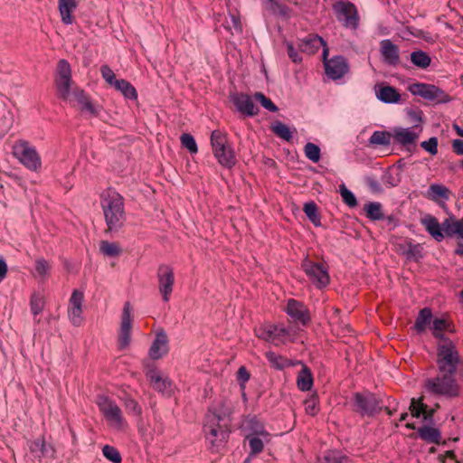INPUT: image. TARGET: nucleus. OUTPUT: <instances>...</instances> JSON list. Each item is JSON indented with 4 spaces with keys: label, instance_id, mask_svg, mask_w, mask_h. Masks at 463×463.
<instances>
[{
    "label": "nucleus",
    "instance_id": "1",
    "mask_svg": "<svg viewBox=\"0 0 463 463\" xmlns=\"http://www.w3.org/2000/svg\"><path fill=\"white\" fill-rule=\"evenodd\" d=\"M435 363L437 374L425 380L424 388L426 392L435 396L458 397L460 392V386L457 375L463 361L456 344L452 340L437 343Z\"/></svg>",
    "mask_w": 463,
    "mask_h": 463
},
{
    "label": "nucleus",
    "instance_id": "2",
    "mask_svg": "<svg viewBox=\"0 0 463 463\" xmlns=\"http://www.w3.org/2000/svg\"><path fill=\"white\" fill-rule=\"evenodd\" d=\"M232 410L224 400L209 407L204 418L203 431L213 450H218L231 433Z\"/></svg>",
    "mask_w": 463,
    "mask_h": 463
},
{
    "label": "nucleus",
    "instance_id": "3",
    "mask_svg": "<svg viewBox=\"0 0 463 463\" xmlns=\"http://www.w3.org/2000/svg\"><path fill=\"white\" fill-rule=\"evenodd\" d=\"M101 207L107 224L106 232H117L125 222L123 196L114 189H108L101 197Z\"/></svg>",
    "mask_w": 463,
    "mask_h": 463
},
{
    "label": "nucleus",
    "instance_id": "4",
    "mask_svg": "<svg viewBox=\"0 0 463 463\" xmlns=\"http://www.w3.org/2000/svg\"><path fill=\"white\" fill-rule=\"evenodd\" d=\"M210 139L213 154L217 162L225 168H232L236 165V156L227 134L216 129L212 132Z\"/></svg>",
    "mask_w": 463,
    "mask_h": 463
},
{
    "label": "nucleus",
    "instance_id": "5",
    "mask_svg": "<svg viewBox=\"0 0 463 463\" xmlns=\"http://www.w3.org/2000/svg\"><path fill=\"white\" fill-rule=\"evenodd\" d=\"M13 156L28 170L38 172L42 168V159L34 146L28 141L20 139L12 146Z\"/></svg>",
    "mask_w": 463,
    "mask_h": 463
},
{
    "label": "nucleus",
    "instance_id": "6",
    "mask_svg": "<svg viewBox=\"0 0 463 463\" xmlns=\"http://www.w3.org/2000/svg\"><path fill=\"white\" fill-rule=\"evenodd\" d=\"M257 337L274 345H280L287 341H292L296 332L291 326H284L283 325L265 324L255 329Z\"/></svg>",
    "mask_w": 463,
    "mask_h": 463
},
{
    "label": "nucleus",
    "instance_id": "7",
    "mask_svg": "<svg viewBox=\"0 0 463 463\" xmlns=\"http://www.w3.org/2000/svg\"><path fill=\"white\" fill-rule=\"evenodd\" d=\"M97 404L111 428L118 430H124L127 425V421L123 416L121 409L115 402L104 395H99L97 397Z\"/></svg>",
    "mask_w": 463,
    "mask_h": 463
},
{
    "label": "nucleus",
    "instance_id": "8",
    "mask_svg": "<svg viewBox=\"0 0 463 463\" xmlns=\"http://www.w3.org/2000/svg\"><path fill=\"white\" fill-rule=\"evenodd\" d=\"M353 409L362 416H373L383 410V405L382 402L371 392H355L353 397Z\"/></svg>",
    "mask_w": 463,
    "mask_h": 463
},
{
    "label": "nucleus",
    "instance_id": "9",
    "mask_svg": "<svg viewBox=\"0 0 463 463\" xmlns=\"http://www.w3.org/2000/svg\"><path fill=\"white\" fill-rule=\"evenodd\" d=\"M408 90L415 96H420L435 103H447L450 97L440 88L428 83L416 82L408 86Z\"/></svg>",
    "mask_w": 463,
    "mask_h": 463
},
{
    "label": "nucleus",
    "instance_id": "10",
    "mask_svg": "<svg viewBox=\"0 0 463 463\" xmlns=\"http://www.w3.org/2000/svg\"><path fill=\"white\" fill-rule=\"evenodd\" d=\"M333 10L339 22L346 28L356 29L359 17L355 5L351 2L338 1L333 5Z\"/></svg>",
    "mask_w": 463,
    "mask_h": 463
},
{
    "label": "nucleus",
    "instance_id": "11",
    "mask_svg": "<svg viewBox=\"0 0 463 463\" xmlns=\"http://www.w3.org/2000/svg\"><path fill=\"white\" fill-rule=\"evenodd\" d=\"M302 268L317 288H322L329 284L330 278L325 264L306 260L302 264Z\"/></svg>",
    "mask_w": 463,
    "mask_h": 463
},
{
    "label": "nucleus",
    "instance_id": "12",
    "mask_svg": "<svg viewBox=\"0 0 463 463\" xmlns=\"http://www.w3.org/2000/svg\"><path fill=\"white\" fill-rule=\"evenodd\" d=\"M158 290L165 302H168L175 284L174 269L165 264H161L157 269Z\"/></svg>",
    "mask_w": 463,
    "mask_h": 463
},
{
    "label": "nucleus",
    "instance_id": "13",
    "mask_svg": "<svg viewBox=\"0 0 463 463\" xmlns=\"http://www.w3.org/2000/svg\"><path fill=\"white\" fill-rule=\"evenodd\" d=\"M328 49L324 48L323 57L325 60L326 73L330 79H341L348 71V64L343 56H335L329 61H326Z\"/></svg>",
    "mask_w": 463,
    "mask_h": 463
},
{
    "label": "nucleus",
    "instance_id": "14",
    "mask_svg": "<svg viewBox=\"0 0 463 463\" xmlns=\"http://www.w3.org/2000/svg\"><path fill=\"white\" fill-rule=\"evenodd\" d=\"M286 312L296 324L306 326L310 322L311 318L307 307L296 299L291 298L288 300Z\"/></svg>",
    "mask_w": 463,
    "mask_h": 463
},
{
    "label": "nucleus",
    "instance_id": "15",
    "mask_svg": "<svg viewBox=\"0 0 463 463\" xmlns=\"http://www.w3.org/2000/svg\"><path fill=\"white\" fill-rule=\"evenodd\" d=\"M131 327L132 318L130 315V305L128 302H127L124 306L122 312L120 331L118 336V346L120 349H125L130 344Z\"/></svg>",
    "mask_w": 463,
    "mask_h": 463
},
{
    "label": "nucleus",
    "instance_id": "16",
    "mask_svg": "<svg viewBox=\"0 0 463 463\" xmlns=\"http://www.w3.org/2000/svg\"><path fill=\"white\" fill-rule=\"evenodd\" d=\"M380 53L383 61L390 66L396 67L400 64V50L391 40L385 39L380 43Z\"/></svg>",
    "mask_w": 463,
    "mask_h": 463
},
{
    "label": "nucleus",
    "instance_id": "17",
    "mask_svg": "<svg viewBox=\"0 0 463 463\" xmlns=\"http://www.w3.org/2000/svg\"><path fill=\"white\" fill-rule=\"evenodd\" d=\"M168 352V337L165 331H160L156 334L149 348V356L153 360H157L163 357Z\"/></svg>",
    "mask_w": 463,
    "mask_h": 463
},
{
    "label": "nucleus",
    "instance_id": "18",
    "mask_svg": "<svg viewBox=\"0 0 463 463\" xmlns=\"http://www.w3.org/2000/svg\"><path fill=\"white\" fill-rule=\"evenodd\" d=\"M430 331L432 335L439 340L438 343H443L445 340H450L443 334V332H454V326L449 319L435 317L432 320Z\"/></svg>",
    "mask_w": 463,
    "mask_h": 463
},
{
    "label": "nucleus",
    "instance_id": "19",
    "mask_svg": "<svg viewBox=\"0 0 463 463\" xmlns=\"http://www.w3.org/2000/svg\"><path fill=\"white\" fill-rule=\"evenodd\" d=\"M232 101L237 109L247 116H254L259 112V109L253 103L250 96L243 93L236 94L232 98Z\"/></svg>",
    "mask_w": 463,
    "mask_h": 463
},
{
    "label": "nucleus",
    "instance_id": "20",
    "mask_svg": "<svg viewBox=\"0 0 463 463\" xmlns=\"http://www.w3.org/2000/svg\"><path fill=\"white\" fill-rule=\"evenodd\" d=\"M376 98L386 104H396L401 100V94L398 90L390 85H377L375 86Z\"/></svg>",
    "mask_w": 463,
    "mask_h": 463
},
{
    "label": "nucleus",
    "instance_id": "21",
    "mask_svg": "<svg viewBox=\"0 0 463 463\" xmlns=\"http://www.w3.org/2000/svg\"><path fill=\"white\" fill-rule=\"evenodd\" d=\"M420 223L436 241L439 242L444 239L441 225L436 217L431 214H426L420 219Z\"/></svg>",
    "mask_w": 463,
    "mask_h": 463
},
{
    "label": "nucleus",
    "instance_id": "22",
    "mask_svg": "<svg viewBox=\"0 0 463 463\" xmlns=\"http://www.w3.org/2000/svg\"><path fill=\"white\" fill-rule=\"evenodd\" d=\"M433 316L432 311L430 307H424L420 310L412 329H414L417 334L421 335L426 332L427 328L430 327L432 324Z\"/></svg>",
    "mask_w": 463,
    "mask_h": 463
},
{
    "label": "nucleus",
    "instance_id": "23",
    "mask_svg": "<svg viewBox=\"0 0 463 463\" xmlns=\"http://www.w3.org/2000/svg\"><path fill=\"white\" fill-rule=\"evenodd\" d=\"M71 95L74 98V99L81 106L82 110H86L95 117L99 115L101 107L95 106L94 104H92L87 97V95L85 94L84 90L80 89H74L71 92Z\"/></svg>",
    "mask_w": 463,
    "mask_h": 463
},
{
    "label": "nucleus",
    "instance_id": "24",
    "mask_svg": "<svg viewBox=\"0 0 463 463\" xmlns=\"http://www.w3.org/2000/svg\"><path fill=\"white\" fill-rule=\"evenodd\" d=\"M321 46L326 48L323 38L317 34H309L306 38L302 39L299 43L300 51L308 54H314Z\"/></svg>",
    "mask_w": 463,
    "mask_h": 463
},
{
    "label": "nucleus",
    "instance_id": "25",
    "mask_svg": "<svg viewBox=\"0 0 463 463\" xmlns=\"http://www.w3.org/2000/svg\"><path fill=\"white\" fill-rule=\"evenodd\" d=\"M265 357L269 363L270 366L276 370H283L285 368L301 364L299 361L293 362L292 360H289L287 357L278 354L272 351L266 352Z\"/></svg>",
    "mask_w": 463,
    "mask_h": 463
},
{
    "label": "nucleus",
    "instance_id": "26",
    "mask_svg": "<svg viewBox=\"0 0 463 463\" xmlns=\"http://www.w3.org/2000/svg\"><path fill=\"white\" fill-rule=\"evenodd\" d=\"M410 411L413 417L419 418L422 415L425 421H431L435 411L433 409L429 410L421 400L416 401L414 398L411 399Z\"/></svg>",
    "mask_w": 463,
    "mask_h": 463
},
{
    "label": "nucleus",
    "instance_id": "27",
    "mask_svg": "<svg viewBox=\"0 0 463 463\" xmlns=\"http://www.w3.org/2000/svg\"><path fill=\"white\" fill-rule=\"evenodd\" d=\"M153 388L164 394L171 392V381L167 377H162L156 371H151L148 374Z\"/></svg>",
    "mask_w": 463,
    "mask_h": 463
},
{
    "label": "nucleus",
    "instance_id": "28",
    "mask_svg": "<svg viewBox=\"0 0 463 463\" xmlns=\"http://www.w3.org/2000/svg\"><path fill=\"white\" fill-rule=\"evenodd\" d=\"M59 11L61 22L64 24H71L73 22L72 13L77 7L75 0H58Z\"/></svg>",
    "mask_w": 463,
    "mask_h": 463
},
{
    "label": "nucleus",
    "instance_id": "29",
    "mask_svg": "<svg viewBox=\"0 0 463 463\" xmlns=\"http://www.w3.org/2000/svg\"><path fill=\"white\" fill-rule=\"evenodd\" d=\"M246 429L249 430L248 435L261 436L266 442L269 441V433L257 417H252L246 421Z\"/></svg>",
    "mask_w": 463,
    "mask_h": 463
},
{
    "label": "nucleus",
    "instance_id": "30",
    "mask_svg": "<svg viewBox=\"0 0 463 463\" xmlns=\"http://www.w3.org/2000/svg\"><path fill=\"white\" fill-rule=\"evenodd\" d=\"M297 385L303 392L311 390L313 386V375L311 370L306 364H302V368L298 374Z\"/></svg>",
    "mask_w": 463,
    "mask_h": 463
},
{
    "label": "nucleus",
    "instance_id": "31",
    "mask_svg": "<svg viewBox=\"0 0 463 463\" xmlns=\"http://www.w3.org/2000/svg\"><path fill=\"white\" fill-rule=\"evenodd\" d=\"M393 137L396 142L402 146L411 145L418 139V134L411 128H396Z\"/></svg>",
    "mask_w": 463,
    "mask_h": 463
},
{
    "label": "nucleus",
    "instance_id": "32",
    "mask_svg": "<svg viewBox=\"0 0 463 463\" xmlns=\"http://www.w3.org/2000/svg\"><path fill=\"white\" fill-rule=\"evenodd\" d=\"M417 433L422 440L428 443L439 444L440 442V432L436 428L423 426L418 430Z\"/></svg>",
    "mask_w": 463,
    "mask_h": 463
},
{
    "label": "nucleus",
    "instance_id": "33",
    "mask_svg": "<svg viewBox=\"0 0 463 463\" xmlns=\"http://www.w3.org/2000/svg\"><path fill=\"white\" fill-rule=\"evenodd\" d=\"M402 253L409 260H416L422 259V248L420 244L412 243L411 241H407L405 245L401 246Z\"/></svg>",
    "mask_w": 463,
    "mask_h": 463
},
{
    "label": "nucleus",
    "instance_id": "34",
    "mask_svg": "<svg viewBox=\"0 0 463 463\" xmlns=\"http://www.w3.org/2000/svg\"><path fill=\"white\" fill-rule=\"evenodd\" d=\"M245 439L248 440L250 449L248 457L252 458L263 451L266 440L261 436L246 435Z\"/></svg>",
    "mask_w": 463,
    "mask_h": 463
},
{
    "label": "nucleus",
    "instance_id": "35",
    "mask_svg": "<svg viewBox=\"0 0 463 463\" xmlns=\"http://www.w3.org/2000/svg\"><path fill=\"white\" fill-rule=\"evenodd\" d=\"M411 63L420 69H426L431 62L430 55L421 50L414 51L411 53Z\"/></svg>",
    "mask_w": 463,
    "mask_h": 463
},
{
    "label": "nucleus",
    "instance_id": "36",
    "mask_svg": "<svg viewBox=\"0 0 463 463\" xmlns=\"http://www.w3.org/2000/svg\"><path fill=\"white\" fill-rule=\"evenodd\" d=\"M52 269V264L43 258H39L35 260L34 263V277L38 278L41 280H45Z\"/></svg>",
    "mask_w": 463,
    "mask_h": 463
},
{
    "label": "nucleus",
    "instance_id": "37",
    "mask_svg": "<svg viewBox=\"0 0 463 463\" xmlns=\"http://www.w3.org/2000/svg\"><path fill=\"white\" fill-rule=\"evenodd\" d=\"M449 188L439 184H431L428 190V196L433 201H437L439 198L447 201L449 198Z\"/></svg>",
    "mask_w": 463,
    "mask_h": 463
},
{
    "label": "nucleus",
    "instance_id": "38",
    "mask_svg": "<svg viewBox=\"0 0 463 463\" xmlns=\"http://www.w3.org/2000/svg\"><path fill=\"white\" fill-rule=\"evenodd\" d=\"M270 130L279 138L285 141H290L293 137V131L281 121H275L270 126Z\"/></svg>",
    "mask_w": 463,
    "mask_h": 463
},
{
    "label": "nucleus",
    "instance_id": "39",
    "mask_svg": "<svg viewBox=\"0 0 463 463\" xmlns=\"http://www.w3.org/2000/svg\"><path fill=\"white\" fill-rule=\"evenodd\" d=\"M303 211L308 220L315 226H321V217L318 213V207L317 203L313 201L307 202L304 204Z\"/></svg>",
    "mask_w": 463,
    "mask_h": 463
},
{
    "label": "nucleus",
    "instance_id": "40",
    "mask_svg": "<svg viewBox=\"0 0 463 463\" xmlns=\"http://www.w3.org/2000/svg\"><path fill=\"white\" fill-rule=\"evenodd\" d=\"M224 28L232 34H240L242 33V24L241 18L236 14H229V17L223 23Z\"/></svg>",
    "mask_w": 463,
    "mask_h": 463
},
{
    "label": "nucleus",
    "instance_id": "41",
    "mask_svg": "<svg viewBox=\"0 0 463 463\" xmlns=\"http://www.w3.org/2000/svg\"><path fill=\"white\" fill-rule=\"evenodd\" d=\"M348 457L337 450H329L322 458H318L317 463H348Z\"/></svg>",
    "mask_w": 463,
    "mask_h": 463
},
{
    "label": "nucleus",
    "instance_id": "42",
    "mask_svg": "<svg viewBox=\"0 0 463 463\" xmlns=\"http://www.w3.org/2000/svg\"><path fill=\"white\" fill-rule=\"evenodd\" d=\"M114 88L120 91L127 99H136L137 98L136 89L130 82L126 80H118L117 82H115Z\"/></svg>",
    "mask_w": 463,
    "mask_h": 463
},
{
    "label": "nucleus",
    "instance_id": "43",
    "mask_svg": "<svg viewBox=\"0 0 463 463\" xmlns=\"http://www.w3.org/2000/svg\"><path fill=\"white\" fill-rule=\"evenodd\" d=\"M366 216L373 221H380L384 219V214L382 210V204L378 202H371L364 207Z\"/></svg>",
    "mask_w": 463,
    "mask_h": 463
},
{
    "label": "nucleus",
    "instance_id": "44",
    "mask_svg": "<svg viewBox=\"0 0 463 463\" xmlns=\"http://www.w3.org/2000/svg\"><path fill=\"white\" fill-rule=\"evenodd\" d=\"M54 82L57 88L59 98H61L63 100H67L71 94V87L72 83V79H55Z\"/></svg>",
    "mask_w": 463,
    "mask_h": 463
},
{
    "label": "nucleus",
    "instance_id": "45",
    "mask_svg": "<svg viewBox=\"0 0 463 463\" xmlns=\"http://www.w3.org/2000/svg\"><path fill=\"white\" fill-rule=\"evenodd\" d=\"M99 251L107 257H117L121 253V248L117 242L101 241L99 243Z\"/></svg>",
    "mask_w": 463,
    "mask_h": 463
},
{
    "label": "nucleus",
    "instance_id": "46",
    "mask_svg": "<svg viewBox=\"0 0 463 463\" xmlns=\"http://www.w3.org/2000/svg\"><path fill=\"white\" fill-rule=\"evenodd\" d=\"M369 143L373 146H389L391 144V135L387 131H374Z\"/></svg>",
    "mask_w": 463,
    "mask_h": 463
},
{
    "label": "nucleus",
    "instance_id": "47",
    "mask_svg": "<svg viewBox=\"0 0 463 463\" xmlns=\"http://www.w3.org/2000/svg\"><path fill=\"white\" fill-rule=\"evenodd\" d=\"M45 301L43 297L39 293H33L31 297L30 307L33 316L39 315L44 307Z\"/></svg>",
    "mask_w": 463,
    "mask_h": 463
},
{
    "label": "nucleus",
    "instance_id": "48",
    "mask_svg": "<svg viewBox=\"0 0 463 463\" xmlns=\"http://www.w3.org/2000/svg\"><path fill=\"white\" fill-rule=\"evenodd\" d=\"M304 152L307 158L314 163H317L320 159V148L314 143H307L304 146Z\"/></svg>",
    "mask_w": 463,
    "mask_h": 463
},
{
    "label": "nucleus",
    "instance_id": "49",
    "mask_svg": "<svg viewBox=\"0 0 463 463\" xmlns=\"http://www.w3.org/2000/svg\"><path fill=\"white\" fill-rule=\"evenodd\" d=\"M103 456L113 463H121L122 458L119 451L113 446L105 445L102 448Z\"/></svg>",
    "mask_w": 463,
    "mask_h": 463
},
{
    "label": "nucleus",
    "instance_id": "50",
    "mask_svg": "<svg viewBox=\"0 0 463 463\" xmlns=\"http://www.w3.org/2000/svg\"><path fill=\"white\" fill-rule=\"evenodd\" d=\"M71 78V68L70 63L61 59L58 61L57 64V71L55 79H69Z\"/></svg>",
    "mask_w": 463,
    "mask_h": 463
},
{
    "label": "nucleus",
    "instance_id": "51",
    "mask_svg": "<svg viewBox=\"0 0 463 463\" xmlns=\"http://www.w3.org/2000/svg\"><path fill=\"white\" fill-rule=\"evenodd\" d=\"M123 402L128 413L137 417L141 416L142 409L136 400L132 399L131 397L126 396L123 399Z\"/></svg>",
    "mask_w": 463,
    "mask_h": 463
},
{
    "label": "nucleus",
    "instance_id": "52",
    "mask_svg": "<svg viewBox=\"0 0 463 463\" xmlns=\"http://www.w3.org/2000/svg\"><path fill=\"white\" fill-rule=\"evenodd\" d=\"M339 192L343 198L344 203L349 207L353 208L357 205V201L354 194L346 188L345 184L339 186Z\"/></svg>",
    "mask_w": 463,
    "mask_h": 463
},
{
    "label": "nucleus",
    "instance_id": "53",
    "mask_svg": "<svg viewBox=\"0 0 463 463\" xmlns=\"http://www.w3.org/2000/svg\"><path fill=\"white\" fill-rule=\"evenodd\" d=\"M182 145L191 153L195 154L198 151V147L194 137L188 133H184L180 137Z\"/></svg>",
    "mask_w": 463,
    "mask_h": 463
},
{
    "label": "nucleus",
    "instance_id": "54",
    "mask_svg": "<svg viewBox=\"0 0 463 463\" xmlns=\"http://www.w3.org/2000/svg\"><path fill=\"white\" fill-rule=\"evenodd\" d=\"M254 99L257 101H259L261 104V106L269 111L277 112L279 109L278 107L271 101V99L267 98L261 92H256L254 94Z\"/></svg>",
    "mask_w": 463,
    "mask_h": 463
},
{
    "label": "nucleus",
    "instance_id": "55",
    "mask_svg": "<svg viewBox=\"0 0 463 463\" xmlns=\"http://www.w3.org/2000/svg\"><path fill=\"white\" fill-rule=\"evenodd\" d=\"M100 73L102 78L109 85L115 87V82H117L118 80L116 79L114 71L109 68V65H102L100 67Z\"/></svg>",
    "mask_w": 463,
    "mask_h": 463
},
{
    "label": "nucleus",
    "instance_id": "56",
    "mask_svg": "<svg viewBox=\"0 0 463 463\" xmlns=\"http://www.w3.org/2000/svg\"><path fill=\"white\" fill-rule=\"evenodd\" d=\"M420 146L430 155L435 156L438 154V138L432 137L426 141H422Z\"/></svg>",
    "mask_w": 463,
    "mask_h": 463
},
{
    "label": "nucleus",
    "instance_id": "57",
    "mask_svg": "<svg viewBox=\"0 0 463 463\" xmlns=\"http://www.w3.org/2000/svg\"><path fill=\"white\" fill-rule=\"evenodd\" d=\"M68 314L72 325L79 326L82 321V307H69Z\"/></svg>",
    "mask_w": 463,
    "mask_h": 463
},
{
    "label": "nucleus",
    "instance_id": "58",
    "mask_svg": "<svg viewBox=\"0 0 463 463\" xmlns=\"http://www.w3.org/2000/svg\"><path fill=\"white\" fill-rule=\"evenodd\" d=\"M84 294L79 289H74L69 303V307H82Z\"/></svg>",
    "mask_w": 463,
    "mask_h": 463
},
{
    "label": "nucleus",
    "instance_id": "59",
    "mask_svg": "<svg viewBox=\"0 0 463 463\" xmlns=\"http://www.w3.org/2000/svg\"><path fill=\"white\" fill-rule=\"evenodd\" d=\"M287 52L290 60L295 63H299L302 61L301 55L294 48L291 43H287Z\"/></svg>",
    "mask_w": 463,
    "mask_h": 463
},
{
    "label": "nucleus",
    "instance_id": "60",
    "mask_svg": "<svg viewBox=\"0 0 463 463\" xmlns=\"http://www.w3.org/2000/svg\"><path fill=\"white\" fill-rule=\"evenodd\" d=\"M365 184L371 190V192L374 194H379L383 191L380 183L372 176L365 177Z\"/></svg>",
    "mask_w": 463,
    "mask_h": 463
},
{
    "label": "nucleus",
    "instance_id": "61",
    "mask_svg": "<svg viewBox=\"0 0 463 463\" xmlns=\"http://www.w3.org/2000/svg\"><path fill=\"white\" fill-rule=\"evenodd\" d=\"M455 219V217H449V218H447L443 221L442 223H440L441 225V231L442 232L444 233V236H448V237H452V230L450 229V223L453 222V220Z\"/></svg>",
    "mask_w": 463,
    "mask_h": 463
},
{
    "label": "nucleus",
    "instance_id": "62",
    "mask_svg": "<svg viewBox=\"0 0 463 463\" xmlns=\"http://www.w3.org/2000/svg\"><path fill=\"white\" fill-rule=\"evenodd\" d=\"M237 379L243 385L250 379V373L244 366H241L237 371Z\"/></svg>",
    "mask_w": 463,
    "mask_h": 463
},
{
    "label": "nucleus",
    "instance_id": "63",
    "mask_svg": "<svg viewBox=\"0 0 463 463\" xmlns=\"http://www.w3.org/2000/svg\"><path fill=\"white\" fill-rule=\"evenodd\" d=\"M305 410L307 413L314 416L317 412V401L315 399H309L305 402Z\"/></svg>",
    "mask_w": 463,
    "mask_h": 463
},
{
    "label": "nucleus",
    "instance_id": "64",
    "mask_svg": "<svg viewBox=\"0 0 463 463\" xmlns=\"http://www.w3.org/2000/svg\"><path fill=\"white\" fill-rule=\"evenodd\" d=\"M453 151L459 156H463V139H455L452 142Z\"/></svg>",
    "mask_w": 463,
    "mask_h": 463
}]
</instances>
